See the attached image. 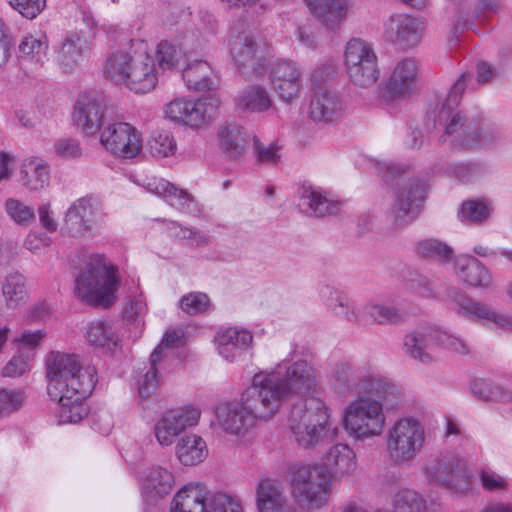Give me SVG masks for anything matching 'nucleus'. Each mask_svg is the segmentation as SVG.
<instances>
[{"mask_svg":"<svg viewBox=\"0 0 512 512\" xmlns=\"http://www.w3.org/2000/svg\"><path fill=\"white\" fill-rule=\"evenodd\" d=\"M278 414L293 394H305L316 386V371L310 362H282L273 369L261 370L252 377Z\"/></svg>","mask_w":512,"mask_h":512,"instance_id":"1","label":"nucleus"},{"mask_svg":"<svg viewBox=\"0 0 512 512\" xmlns=\"http://www.w3.org/2000/svg\"><path fill=\"white\" fill-rule=\"evenodd\" d=\"M104 74L115 84L123 85L137 94L151 92L158 83L155 59L142 47L110 53L104 65Z\"/></svg>","mask_w":512,"mask_h":512,"instance_id":"2","label":"nucleus"},{"mask_svg":"<svg viewBox=\"0 0 512 512\" xmlns=\"http://www.w3.org/2000/svg\"><path fill=\"white\" fill-rule=\"evenodd\" d=\"M275 415L276 411L253 379L242 392L239 402L224 403L216 409L220 428L238 437H244L257 423L267 422Z\"/></svg>","mask_w":512,"mask_h":512,"instance_id":"3","label":"nucleus"},{"mask_svg":"<svg viewBox=\"0 0 512 512\" xmlns=\"http://www.w3.org/2000/svg\"><path fill=\"white\" fill-rule=\"evenodd\" d=\"M45 366L50 397H58L63 391H92L96 384L95 368L84 365L77 354L50 351Z\"/></svg>","mask_w":512,"mask_h":512,"instance_id":"4","label":"nucleus"},{"mask_svg":"<svg viewBox=\"0 0 512 512\" xmlns=\"http://www.w3.org/2000/svg\"><path fill=\"white\" fill-rule=\"evenodd\" d=\"M289 428L302 447L317 445L324 437L334 439L338 428L331 427L329 410L323 400L308 397L296 402L290 411Z\"/></svg>","mask_w":512,"mask_h":512,"instance_id":"5","label":"nucleus"},{"mask_svg":"<svg viewBox=\"0 0 512 512\" xmlns=\"http://www.w3.org/2000/svg\"><path fill=\"white\" fill-rule=\"evenodd\" d=\"M119 287L117 267L104 255L90 258L75 282V294L92 306H110Z\"/></svg>","mask_w":512,"mask_h":512,"instance_id":"6","label":"nucleus"},{"mask_svg":"<svg viewBox=\"0 0 512 512\" xmlns=\"http://www.w3.org/2000/svg\"><path fill=\"white\" fill-rule=\"evenodd\" d=\"M379 173L387 183L395 181L391 215L398 225L412 222L418 215L423 201L424 186L415 178L408 177L407 167L395 163H379Z\"/></svg>","mask_w":512,"mask_h":512,"instance_id":"7","label":"nucleus"},{"mask_svg":"<svg viewBox=\"0 0 512 512\" xmlns=\"http://www.w3.org/2000/svg\"><path fill=\"white\" fill-rule=\"evenodd\" d=\"M319 295L329 311L351 323L363 321L366 315L378 324H393L401 320V314L394 307L376 303L359 304L330 286L322 287Z\"/></svg>","mask_w":512,"mask_h":512,"instance_id":"8","label":"nucleus"},{"mask_svg":"<svg viewBox=\"0 0 512 512\" xmlns=\"http://www.w3.org/2000/svg\"><path fill=\"white\" fill-rule=\"evenodd\" d=\"M503 139V130L496 122L488 119L467 122L462 115H456L446 124L440 141L466 150L473 147L492 148Z\"/></svg>","mask_w":512,"mask_h":512,"instance_id":"9","label":"nucleus"},{"mask_svg":"<svg viewBox=\"0 0 512 512\" xmlns=\"http://www.w3.org/2000/svg\"><path fill=\"white\" fill-rule=\"evenodd\" d=\"M386 451L397 464L414 460L422 451L426 432L420 419L403 415L398 417L386 431Z\"/></svg>","mask_w":512,"mask_h":512,"instance_id":"10","label":"nucleus"},{"mask_svg":"<svg viewBox=\"0 0 512 512\" xmlns=\"http://www.w3.org/2000/svg\"><path fill=\"white\" fill-rule=\"evenodd\" d=\"M344 428L357 439H367L383 432L386 417L381 402L361 398L351 402L344 412Z\"/></svg>","mask_w":512,"mask_h":512,"instance_id":"11","label":"nucleus"},{"mask_svg":"<svg viewBox=\"0 0 512 512\" xmlns=\"http://www.w3.org/2000/svg\"><path fill=\"white\" fill-rule=\"evenodd\" d=\"M344 66L351 82L370 87L379 78L378 57L373 46L360 38L349 40L344 50Z\"/></svg>","mask_w":512,"mask_h":512,"instance_id":"12","label":"nucleus"},{"mask_svg":"<svg viewBox=\"0 0 512 512\" xmlns=\"http://www.w3.org/2000/svg\"><path fill=\"white\" fill-rule=\"evenodd\" d=\"M221 102V99L216 95L202 97L197 100L177 97L166 104L164 112L170 120L176 123L199 128L213 121Z\"/></svg>","mask_w":512,"mask_h":512,"instance_id":"13","label":"nucleus"},{"mask_svg":"<svg viewBox=\"0 0 512 512\" xmlns=\"http://www.w3.org/2000/svg\"><path fill=\"white\" fill-rule=\"evenodd\" d=\"M228 47L239 72L244 78H258L266 74V60L258 54V43L248 30H241L236 26L232 27Z\"/></svg>","mask_w":512,"mask_h":512,"instance_id":"14","label":"nucleus"},{"mask_svg":"<svg viewBox=\"0 0 512 512\" xmlns=\"http://www.w3.org/2000/svg\"><path fill=\"white\" fill-rule=\"evenodd\" d=\"M100 143L111 154L130 159L142 150V135L130 123L112 120L100 131Z\"/></svg>","mask_w":512,"mask_h":512,"instance_id":"15","label":"nucleus"},{"mask_svg":"<svg viewBox=\"0 0 512 512\" xmlns=\"http://www.w3.org/2000/svg\"><path fill=\"white\" fill-rule=\"evenodd\" d=\"M200 408L193 405L180 406L163 413L155 425V436L162 446H170L175 439L189 428L198 425Z\"/></svg>","mask_w":512,"mask_h":512,"instance_id":"16","label":"nucleus"},{"mask_svg":"<svg viewBox=\"0 0 512 512\" xmlns=\"http://www.w3.org/2000/svg\"><path fill=\"white\" fill-rule=\"evenodd\" d=\"M419 75L418 61L411 57L394 63L387 75L383 97L387 101L405 100L413 94Z\"/></svg>","mask_w":512,"mask_h":512,"instance_id":"17","label":"nucleus"},{"mask_svg":"<svg viewBox=\"0 0 512 512\" xmlns=\"http://www.w3.org/2000/svg\"><path fill=\"white\" fill-rule=\"evenodd\" d=\"M98 214L97 203L88 197L74 201L68 208L61 234L64 237L82 240L92 235L95 217Z\"/></svg>","mask_w":512,"mask_h":512,"instance_id":"18","label":"nucleus"},{"mask_svg":"<svg viewBox=\"0 0 512 512\" xmlns=\"http://www.w3.org/2000/svg\"><path fill=\"white\" fill-rule=\"evenodd\" d=\"M273 90L280 100L291 103L299 98L303 86L300 66L289 60H276L267 67Z\"/></svg>","mask_w":512,"mask_h":512,"instance_id":"19","label":"nucleus"},{"mask_svg":"<svg viewBox=\"0 0 512 512\" xmlns=\"http://www.w3.org/2000/svg\"><path fill=\"white\" fill-rule=\"evenodd\" d=\"M447 301L458 314L475 322L487 321L496 324L500 328L512 327V319L499 313L491 306L476 301L457 289L449 290Z\"/></svg>","mask_w":512,"mask_h":512,"instance_id":"20","label":"nucleus"},{"mask_svg":"<svg viewBox=\"0 0 512 512\" xmlns=\"http://www.w3.org/2000/svg\"><path fill=\"white\" fill-rule=\"evenodd\" d=\"M215 345L218 355L228 363L243 360L245 354L253 348L252 333L242 327H228L217 332Z\"/></svg>","mask_w":512,"mask_h":512,"instance_id":"21","label":"nucleus"},{"mask_svg":"<svg viewBox=\"0 0 512 512\" xmlns=\"http://www.w3.org/2000/svg\"><path fill=\"white\" fill-rule=\"evenodd\" d=\"M425 30L423 19L407 14H395L385 22V37L401 47L417 45Z\"/></svg>","mask_w":512,"mask_h":512,"instance_id":"22","label":"nucleus"},{"mask_svg":"<svg viewBox=\"0 0 512 512\" xmlns=\"http://www.w3.org/2000/svg\"><path fill=\"white\" fill-rule=\"evenodd\" d=\"M344 113V107L339 95L330 89L314 88L311 97L308 117L320 124H332L338 121Z\"/></svg>","mask_w":512,"mask_h":512,"instance_id":"23","label":"nucleus"},{"mask_svg":"<svg viewBox=\"0 0 512 512\" xmlns=\"http://www.w3.org/2000/svg\"><path fill=\"white\" fill-rule=\"evenodd\" d=\"M91 43L84 33L71 32L61 41L56 50V60L65 72H72L88 59Z\"/></svg>","mask_w":512,"mask_h":512,"instance_id":"24","label":"nucleus"},{"mask_svg":"<svg viewBox=\"0 0 512 512\" xmlns=\"http://www.w3.org/2000/svg\"><path fill=\"white\" fill-rule=\"evenodd\" d=\"M75 117L87 135H94L112 121L107 117V107L104 101L86 94L81 95L77 101Z\"/></svg>","mask_w":512,"mask_h":512,"instance_id":"25","label":"nucleus"},{"mask_svg":"<svg viewBox=\"0 0 512 512\" xmlns=\"http://www.w3.org/2000/svg\"><path fill=\"white\" fill-rule=\"evenodd\" d=\"M297 206L305 215L321 218L337 213L340 202L330 198L318 187L303 184L297 191Z\"/></svg>","mask_w":512,"mask_h":512,"instance_id":"26","label":"nucleus"},{"mask_svg":"<svg viewBox=\"0 0 512 512\" xmlns=\"http://www.w3.org/2000/svg\"><path fill=\"white\" fill-rule=\"evenodd\" d=\"M92 391H63L58 397H50L57 401L56 417L59 424H76L84 419L89 409L85 398Z\"/></svg>","mask_w":512,"mask_h":512,"instance_id":"27","label":"nucleus"},{"mask_svg":"<svg viewBox=\"0 0 512 512\" xmlns=\"http://www.w3.org/2000/svg\"><path fill=\"white\" fill-rule=\"evenodd\" d=\"M290 486L295 501L306 510L326 505L331 491V482H290Z\"/></svg>","mask_w":512,"mask_h":512,"instance_id":"28","label":"nucleus"},{"mask_svg":"<svg viewBox=\"0 0 512 512\" xmlns=\"http://www.w3.org/2000/svg\"><path fill=\"white\" fill-rule=\"evenodd\" d=\"M424 471L434 480L466 479L471 480L474 475L468 462L460 457H445L429 461Z\"/></svg>","mask_w":512,"mask_h":512,"instance_id":"29","label":"nucleus"},{"mask_svg":"<svg viewBox=\"0 0 512 512\" xmlns=\"http://www.w3.org/2000/svg\"><path fill=\"white\" fill-rule=\"evenodd\" d=\"M311 15L330 30L337 29L347 17L348 0H305Z\"/></svg>","mask_w":512,"mask_h":512,"instance_id":"30","label":"nucleus"},{"mask_svg":"<svg viewBox=\"0 0 512 512\" xmlns=\"http://www.w3.org/2000/svg\"><path fill=\"white\" fill-rule=\"evenodd\" d=\"M328 475L325 480H332L336 477H346L356 470V455L354 451L346 444H336L329 449L324 456V463Z\"/></svg>","mask_w":512,"mask_h":512,"instance_id":"31","label":"nucleus"},{"mask_svg":"<svg viewBox=\"0 0 512 512\" xmlns=\"http://www.w3.org/2000/svg\"><path fill=\"white\" fill-rule=\"evenodd\" d=\"M471 82L472 75L470 73H463L449 90L444 102L441 103V107L429 113V118H432L435 124L438 123L446 127V124L454 116L462 115L456 110V107L460 102L463 92L470 88Z\"/></svg>","mask_w":512,"mask_h":512,"instance_id":"32","label":"nucleus"},{"mask_svg":"<svg viewBox=\"0 0 512 512\" xmlns=\"http://www.w3.org/2000/svg\"><path fill=\"white\" fill-rule=\"evenodd\" d=\"M146 189L163 198L168 204L181 212H193V196L185 190L178 189L165 179L153 178L149 180L146 184Z\"/></svg>","mask_w":512,"mask_h":512,"instance_id":"33","label":"nucleus"},{"mask_svg":"<svg viewBox=\"0 0 512 512\" xmlns=\"http://www.w3.org/2000/svg\"><path fill=\"white\" fill-rule=\"evenodd\" d=\"M235 106L244 112L264 113L273 106L268 89L260 84H250L240 90L234 98Z\"/></svg>","mask_w":512,"mask_h":512,"instance_id":"34","label":"nucleus"},{"mask_svg":"<svg viewBox=\"0 0 512 512\" xmlns=\"http://www.w3.org/2000/svg\"><path fill=\"white\" fill-rule=\"evenodd\" d=\"M455 272L460 280L470 286L488 288L492 284L489 270L473 256H458L455 259Z\"/></svg>","mask_w":512,"mask_h":512,"instance_id":"35","label":"nucleus"},{"mask_svg":"<svg viewBox=\"0 0 512 512\" xmlns=\"http://www.w3.org/2000/svg\"><path fill=\"white\" fill-rule=\"evenodd\" d=\"M435 345L433 328H424L405 335L403 349L406 355L423 364H430L434 357L430 350Z\"/></svg>","mask_w":512,"mask_h":512,"instance_id":"36","label":"nucleus"},{"mask_svg":"<svg viewBox=\"0 0 512 512\" xmlns=\"http://www.w3.org/2000/svg\"><path fill=\"white\" fill-rule=\"evenodd\" d=\"M182 78L187 88L195 91L212 90L218 85L211 66L203 60L189 62L183 69Z\"/></svg>","mask_w":512,"mask_h":512,"instance_id":"37","label":"nucleus"},{"mask_svg":"<svg viewBox=\"0 0 512 512\" xmlns=\"http://www.w3.org/2000/svg\"><path fill=\"white\" fill-rule=\"evenodd\" d=\"M175 455L182 465L194 466L206 459L208 447L200 435L187 434L176 443Z\"/></svg>","mask_w":512,"mask_h":512,"instance_id":"38","label":"nucleus"},{"mask_svg":"<svg viewBox=\"0 0 512 512\" xmlns=\"http://www.w3.org/2000/svg\"><path fill=\"white\" fill-rule=\"evenodd\" d=\"M189 50H194L189 46L188 37L183 40H162L155 49L157 63L162 70L176 69Z\"/></svg>","mask_w":512,"mask_h":512,"instance_id":"39","label":"nucleus"},{"mask_svg":"<svg viewBox=\"0 0 512 512\" xmlns=\"http://www.w3.org/2000/svg\"><path fill=\"white\" fill-rule=\"evenodd\" d=\"M441 501L438 498H429V502L420 493L404 489L393 498L394 512H438Z\"/></svg>","mask_w":512,"mask_h":512,"instance_id":"40","label":"nucleus"},{"mask_svg":"<svg viewBox=\"0 0 512 512\" xmlns=\"http://www.w3.org/2000/svg\"><path fill=\"white\" fill-rule=\"evenodd\" d=\"M279 482H259L257 488V507L259 512H296L288 505L285 496L278 487Z\"/></svg>","mask_w":512,"mask_h":512,"instance_id":"41","label":"nucleus"},{"mask_svg":"<svg viewBox=\"0 0 512 512\" xmlns=\"http://www.w3.org/2000/svg\"><path fill=\"white\" fill-rule=\"evenodd\" d=\"M47 163L36 157L25 159L20 169V182L31 191H39L49 184Z\"/></svg>","mask_w":512,"mask_h":512,"instance_id":"42","label":"nucleus"},{"mask_svg":"<svg viewBox=\"0 0 512 512\" xmlns=\"http://www.w3.org/2000/svg\"><path fill=\"white\" fill-rule=\"evenodd\" d=\"M27 280L17 271L8 273L2 282V294L9 309H15L28 299Z\"/></svg>","mask_w":512,"mask_h":512,"instance_id":"43","label":"nucleus"},{"mask_svg":"<svg viewBox=\"0 0 512 512\" xmlns=\"http://www.w3.org/2000/svg\"><path fill=\"white\" fill-rule=\"evenodd\" d=\"M206 494L202 495L197 482H190L174 496L170 512H202Z\"/></svg>","mask_w":512,"mask_h":512,"instance_id":"44","label":"nucleus"},{"mask_svg":"<svg viewBox=\"0 0 512 512\" xmlns=\"http://www.w3.org/2000/svg\"><path fill=\"white\" fill-rule=\"evenodd\" d=\"M165 230L170 238L189 247H201L208 243V236L195 227L183 226L172 220H163Z\"/></svg>","mask_w":512,"mask_h":512,"instance_id":"45","label":"nucleus"},{"mask_svg":"<svg viewBox=\"0 0 512 512\" xmlns=\"http://www.w3.org/2000/svg\"><path fill=\"white\" fill-rule=\"evenodd\" d=\"M219 144L229 158L237 160L245 154V138L238 125H227L219 132Z\"/></svg>","mask_w":512,"mask_h":512,"instance_id":"46","label":"nucleus"},{"mask_svg":"<svg viewBox=\"0 0 512 512\" xmlns=\"http://www.w3.org/2000/svg\"><path fill=\"white\" fill-rule=\"evenodd\" d=\"M48 50L47 38L43 34L24 36L19 44L20 56L35 63H41Z\"/></svg>","mask_w":512,"mask_h":512,"instance_id":"47","label":"nucleus"},{"mask_svg":"<svg viewBox=\"0 0 512 512\" xmlns=\"http://www.w3.org/2000/svg\"><path fill=\"white\" fill-rule=\"evenodd\" d=\"M416 253L423 258L445 263L452 259L453 249L438 239H423L415 244Z\"/></svg>","mask_w":512,"mask_h":512,"instance_id":"48","label":"nucleus"},{"mask_svg":"<svg viewBox=\"0 0 512 512\" xmlns=\"http://www.w3.org/2000/svg\"><path fill=\"white\" fill-rule=\"evenodd\" d=\"M86 337L89 343L95 347L115 346L118 342V335L116 334L110 322L98 320L92 322L86 332Z\"/></svg>","mask_w":512,"mask_h":512,"instance_id":"49","label":"nucleus"},{"mask_svg":"<svg viewBox=\"0 0 512 512\" xmlns=\"http://www.w3.org/2000/svg\"><path fill=\"white\" fill-rule=\"evenodd\" d=\"M202 512H244V510L237 497L223 492H214L206 494Z\"/></svg>","mask_w":512,"mask_h":512,"instance_id":"50","label":"nucleus"},{"mask_svg":"<svg viewBox=\"0 0 512 512\" xmlns=\"http://www.w3.org/2000/svg\"><path fill=\"white\" fill-rule=\"evenodd\" d=\"M147 149L153 157L164 158L174 155L177 145L169 131H154L147 141Z\"/></svg>","mask_w":512,"mask_h":512,"instance_id":"51","label":"nucleus"},{"mask_svg":"<svg viewBox=\"0 0 512 512\" xmlns=\"http://www.w3.org/2000/svg\"><path fill=\"white\" fill-rule=\"evenodd\" d=\"M161 361V348H155L149 359V369L138 381L139 394L142 398H147L156 391L159 384L158 365Z\"/></svg>","mask_w":512,"mask_h":512,"instance_id":"52","label":"nucleus"},{"mask_svg":"<svg viewBox=\"0 0 512 512\" xmlns=\"http://www.w3.org/2000/svg\"><path fill=\"white\" fill-rule=\"evenodd\" d=\"M328 475L326 466L320 463H291L287 466L286 476L290 480H325Z\"/></svg>","mask_w":512,"mask_h":512,"instance_id":"53","label":"nucleus"},{"mask_svg":"<svg viewBox=\"0 0 512 512\" xmlns=\"http://www.w3.org/2000/svg\"><path fill=\"white\" fill-rule=\"evenodd\" d=\"M4 210L8 218L19 226H28L35 220L34 209L17 198H7Z\"/></svg>","mask_w":512,"mask_h":512,"instance_id":"54","label":"nucleus"},{"mask_svg":"<svg viewBox=\"0 0 512 512\" xmlns=\"http://www.w3.org/2000/svg\"><path fill=\"white\" fill-rule=\"evenodd\" d=\"M492 211V206L485 201L468 200L462 204L459 216L463 222L480 224L490 217Z\"/></svg>","mask_w":512,"mask_h":512,"instance_id":"55","label":"nucleus"},{"mask_svg":"<svg viewBox=\"0 0 512 512\" xmlns=\"http://www.w3.org/2000/svg\"><path fill=\"white\" fill-rule=\"evenodd\" d=\"M253 154L256 161L262 165L275 166L281 159L280 147L276 142L263 143L253 137Z\"/></svg>","mask_w":512,"mask_h":512,"instance_id":"56","label":"nucleus"},{"mask_svg":"<svg viewBox=\"0 0 512 512\" xmlns=\"http://www.w3.org/2000/svg\"><path fill=\"white\" fill-rule=\"evenodd\" d=\"M179 307L184 313L193 316L209 311L211 302L205 293L190 292L180 298Z\"/></svg>","mask_w":512,"mask_h":512,"instance_id":"57","label":"nucleus"},{"mask_svg":"<svg viewBox=\"0 0 512 512\" xmlns=\"http://www.w3.org/2000/svg\"><path fill=\"white\" fill-rule=\"evenodd\" d=\"M354 369L350 363L339 364L331 376V383L335 390L345 392L354 385Z\"/></svg>","mask_w":512,"mask_h":512,"instance_id":"58","label":"nucleus"},{"mask_svg":"<svg viewBox=\"0 0 512 512\" xmlns=\"http://www.w3.org/2000/svg\"><path fill=\"white\" fill-rule=\"evenodd\" d=\"M455 5V14L452 19L449 41L457 42L460 34L469 26V16H464L465 5L468 0H450Z\"/></svg>","mask_w":512,"mask_h":512,"instance_id":"59","label":"nucleus"},{"mask_svg":"<svg viewBox=\"0 0 512 512\" xmlns=\"http://www.w3.org/2000/svg\"><path fill=\"white\" fill-rule=\"evenodd\" d=\"M9 6L26 19L36 18L46 6V0H6Z\"/></svg>","mask_w":512,"mask_h":512,"instance_id":"60","label":"nucleus"},{"mask_svg":"<svg viewBox=\"0 0 512 512\" xmlns=\"http://www.w3.org/2000/svg\"><path fill=\"white\" fill-rule=\"evenodd\" d=\"M447 173L462 182H471L482 174V168L475 163H452Z\"/></svg>","mask_w":512,"mask_h":512,"instance_id":"61","label":"nucleus"},{"mask_svg":"<svg viewBox=\"0 0 512 512\" xmlns=\"http://www.w3.org/2000/svg\"><path fill=\"white\" fill-rule=\"evenodd\" d=\"M433 330L435 345H440L459 354H467L469 352L466 343L460 338L438 328H433Z\"/></svg>","mask_w":512,"mask_h":512,"instance_id":"62","label":"nucleus"},{"mask_svg":"<svg viewBox=\"0 0 512 512\" xmlns=\"http://www.w3.org/2000/svg\"><path fill=\"white\" fill-rule=\"evenodd\" d=\"M503 0H476L474 7L467 2L464 9V16H469V22L471 20L479 19L480 16L486 12L497 13L501 10Z\"/></svg>","mask_w":512,"mask_h":512,"instance_id":"63","label":"nucleus"},{"mask_svg":"<svg viewBox=\"0 0 512 512\" xmlns=\"http://www.w3.org/2000/svg\"><path fill=\"white\" fill-rule=\"evenodd\" d=\"M23 399L20 391L0 390V418L17 411L22 406Z\"/></svg>","mask_w":512,"mask_h":512,"instance_id":"64","label":"nucleus"}]
</instances>
